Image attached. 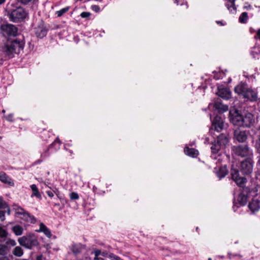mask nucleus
<instances>
[{"label": "nucleus", "instance_id": "1", "mask_svg": "<svg viewBox=\"0 0 260 260\" xmlns=\"http://www.w3.org/2000/svg\"><path fill=\"white\" fill-rule=\"evenodd\" d=\"M5 11L9 20L14 23L22 21L27 15V13L24 8L16 7L14 4H7Z\"/></svg>", "mask_w": 260, "mask_h": 260}, {"label": "nucleus", "instance_id": "2", "mask_svg": "<svg viewBox=\"0 0 260 260\" xmlns=\"http://www.w3.org/2000/svg\"><path fill=\"white\" fill-rule=\"evenodd\" d=\"M24 43L18 40L8 41L2 47V52L9 58H12L18 54L24 47Z\"/></svg>", "mask_w": 260, "mask_h": 260}, {"label": "nucleus", "instance_id": "3", "mask_svg": "<svg viewBox=\"0 0 260 260\" xmlns=\"http://www.w3.org/2000/svg\"><path fill=\"white\" fill-rule=\"evenodd\" d=\"M230 120L235 125L248 127L252 126L255 121L252 114L247 113L244 115H242L238 111L230 118Z\"/></svg>", "mask_w": 260, "mask_h": 260}, {"label": "nucleus", "instance_id": "4", "mask_svg": "<svg viewBox=\"0 0 260 260\" xmlns=\"http://www.w3.org/2000/svg\"><path fill=\"white\" fill-rule=\"evenodd\" d=\"M235 91L250 101H255L257 98V92L251 88L248 87L247 85L243 83L236 86L235 87Z\"/></svg>", "mask_w": 260, "mask_h": 260}, {"label": "nucleus", "instance_id": "5", "mask_svg": "<svg viewBox=\"0 0 260 260\" xmlns=\"http://www.w3.org/2000/svg\"><path fill=\"white\" fill-rule=\"evenodd\" d=\"M229 143V138L228 135L222 134L217 138L214 143L211 144V150L213 154H216L218 151L224 148Z\"/></svg>", "mask_w": 260, "mask_h": 260}, {"label": "nucleus", "instance_id": "6", "mask_svg": "<svg viewBox=\"0 0 260 260\" xmlns=\"http://www.w3.org/2000/svg\"><path fill=\"white\" fill-rule=\"evenodd\" d=\"M18 242L20 245L28 249H31L32 247L38 245V240L32 235L20 238L18 239Z\"/></svg>", "mask_w": 260, "mask_h": 260}, {"label": "nucleus", "instance_id": "7", "mask_svg": "<svg viewBox=\"0 0 260 260\" xmlns=\"http://www.w3.org/2000/svg\"><path fill=\"white\" fill-rule=\"evenodd\" d=\"M253 161L248 158L242 161L239 167V171L242 175H249L253 171Z\"/></svg>", "mask_w": 260, "mask_h": 260}, {"label": "nucleus", "instance_id": "8", "mask_svg": "<svg viewBox=\"0 0 260 260\" xmlns=\"http://www.w3.org/2000/svg\"><path fill=\"white\" fill-rule=\"evenodd\" d=\"M232 150L236 155L241 157L250 156L252 155L251 151L247 145L234 146Z\"/></svg>", "mask_w": 260, "mask_h": 260}, {"label": "nucleus", "instance_id": "9", "mask_svg": "<svg viewBox=\"0 0 260 260\" xmlns=\"http://www.w3.org/2000/svg\"><path fill=\"white\" fill-rule=\"evenodd\" d=\"M231 175L237 185L241 187H244L247 179L245 177L240 176L239 170L232 168L231 170Z\"/></svg>", "mask_w": 260, "mask_h": 260}, {"label": "nucleus", "instance_id": "10", "mask_svg": "<svg viewBox=\"0 0 260 260\" xmlns=\"http://www.w3.org/2000/svg\"><path fill=\"white\" fill-rule=\"evenodd\" d=\"M1 30L4 35L16 36L17 35L18 28L13 24H3L1 26Z\"/></svg>", "mask_w": 260, "mask_h": 260}, {"label": "nucleus", "instance_id": "11", "mask_svg": "<svg viewBox=\"0 0 260 260\" xmlns=\"http://www.w3.org/2000/svg\"><path fill=\"white\" fill-rule=\"evenodd\" d=\"M224 122L223 118L220 116H216L215 117L211 127V129L219 132H220L224 127Z\"/></svg>", "mask_w": 260, "mask_h": 260}, {"label": "nucleus", "instance_id": "12", "mask_svg": "<svg viewBox=\"0 0 260 260\" xmlns=\"http://www.w3.org/2000/svg\"><path fill=\"white\" fill-rule=\"evenodd\" d=\"M234 138L240 143L245 142L247 139L246 132L239 128H237L234 130Z\"/></svg>", "mask_w": 260, "mask_h": 260}, {"label": "nucleus", "instance_id": "13", "mask_svg": "<svg viewBox=\"0 0 260 260\" xmlns=\"http://www.w3.org/2000/svg\"><path fill=\"white\" fill-rule=\"evenodd\" d=\"M247 202V197L246 196L242 193L239 194L237 200L234 202V207L237 206L238 208L239 206H244Z\"/></svg>", "mask_w": 260, "mask_h": 260}, {"label": "nucleus", "instance_id": "14", "mask_svg": "<svg viewBox=\"0 0 260 260\" xmlns=\"http://www.w3.org/2000/svg\"><path fill=\"white\" fill-rule=\"evenodd\" d=\"M217 95L223 99H229L231 96V92L228 88L218 87Z\"/></svg>", "mask_w": 260, "mask_h": 260}, {"label": "nucleus", "instance_id": "15", "mask_svg": "<svg viewBox=\"0 0 260 260\" xmlns=\"http://www.w3.org/2000/svg\"><path fill=\"white\" fill-rule=\"evenodd\" d=\"M0 181L2 182L7 184L11 186H13L14 185L13 180L4 172H0Z\"/></svg>", "mask_w": 260, "mask_h": 260}, {"label": "nucleus", "instance_id": "16", "mask_svg": "<svg viewBox=\"0 0 260 260\" xmlns=\"http://www.w3.org/2000/svg\"><path fill=\"white\" fill-rule=\"evenodd\" d=\"M213 107L219 112H223L228 110V106L222 104L218 100L214 103Z\"/></svg>", "mask_w": 260, "mask_h": 260}, {"label": "nucleus", "instance_id": "17", "mask_svg": "<svg viewBox=\"0 0 260 260\" xmlns=\"http://www.w3.org/2000/svg\"><path fill=\"white\" fill-rule=\"evenodd\" d=\"M19 217L21 219H22L27 222L34 223L36 222V219H35V217L33 216L30 215L27 212H25L21 216H19Z\"/></svg>", "mask_w": 260, "mask_h": 260}, {"label": "nucleus", "instance_id": "18", "mask_svg": "<svg viewBox=\"0 0 260 260\" xmlns=\"http://www.w3.org/2000/svg\"><path fill=\"white\" fill-rule=\"evenodd\" d=\"M259 207V201L257 200H252L248 205V207L252 213L257 211Z\"/></svg>", "mask_w": 260, "mask_h": 260}, {"label": "nucleus", "instance_id": "19", "mask_svg": "<svg viewBox=\"0 0 260 260\" xmlns=\"http://www.w3.org/2000/svg\"><path fill=\"white\" fill-rule=\"evenodd\" d=\"M38 231L43 232L48 238H50L52 236L50 230L43 223H40V229Z\"/></svg>", "mask_w": 260, "mask_h": 260}, {"label": "nucleus", "instance_id": "20", "mask_svg": "<svg viewBox=\"0 0 260 260\" xmlns=\"http://www.w3.org/2000/svg\"><path fill=\"white\" fill-rule=\"evenodd\" d=\"M83 249L84 246L80 244H74L71 248L72 252L75 255L80 253Z\"/></svg>", "mask_w": 260, "mask_h": 260}, {"label": "nucleus", "instance_id": "21", "mask_svg": "<svg viewBox=\"0 0 260 260\" xmlns=\"http://www.w3.org/2000/svg\"><path fill=\"white\" fill-rule=\"evenodd\" d=\"M184 152L186 154L192 157H196L199 154L198 150L193 148H189L188 147L184 148Z\"/></svg>", "mask_w": 260, "mask_h": 260}, {"label": "nucleus", "instance_id": "22", "mask_svg": "<svg viewBox=\"0 0 260 260\" xmlns=\"http://www.w3.org/2000/svg\"><path fill=\"white\" fill-rule=\"evenodd\" d=\"M228 173V171L226 166L221 167L219 170L217 171L216 174L219 178H223L225 177Z\"/></svg>", "mask_w": 260, "mask_h": 260}, {"label": "nucleus", "instance_id": "23", "mask_svg": "<svg viewBox=\"0 0 260 260\" xmlns=\"http://www.w3.org/2000/svg\"><path fill=\"white\" fill-rule=\"evenodd\" d=\"M47 30L45 27H39L37 28L36 34L40 38H43L47 34Z\"/></svg>", "mask_w": 260, "mask_h": 260}, {"label": "nucleus", "instance_id": "24", "mask_svg": "<svg viewBox=\"0 0 260 260\" xmlns=\"http://www.w3.org/2000/svg\"><path fill=\"white\" fill-rule=\"evenodd\" d=\"M10 251V248L6 245L0 244V256H5Z\"/></svg>", "mask_w": 260, "mask_h": 260}, {"label": "nucleus", "instance_id": "25", "mask_svg": "<svg viewBox=\"0 0 260 260\" xmlns=\"http://www.w3.org/2000/svg\"><path fill=\"white\" fill-rule=\"evenodd\" d=\"M30 188L32 191V194L31 195V197L35 196L39 199H41V195L40 193L37 186L35 184H32L30 186Z\"/></svg>", "mask_w": 260, "mask_h": 260}, {"label": "nucleus", "instance_id": "26", "mask_svg": "<svg viewBox=\"0 0 260 260\" xmlns=\"http://www.w3.org/2000/svg\"><path fill=\"white\" fill-rule=\"evenodd\" d=\"M13 254L18 257H20L23 254V251L21 247L16 246L14 248L12 251Z\"/></svg>", "mask_w": 260, "mask_h": 260}, {"label": "nucleus", "instance_id": "27", "mask_svg": "<svg viewBox=\"0 0 260 260\" xmlns=\"http://www.w3.org/2000/svg\"><path fill=\"white\" fill-rule=\"evenodd\" d=\"M12 230L16 236H20L22 234L23 229L21 226L17 225L13 227Z\"/></svg>", "mask_w": 260, "mask_h": 260}, {"label": "nucleus", "instance_id": "28", "mask_svg": "<svg viewBox=\"0 0 260 260\" xmlns=\"http://www.w3.org/2000/svg\"><path fill=\"white\" fill-rule=\"evenodd\" d=\"M248 16L247 12H243L239 18V21L242 23H246L248 20Z\"/></svg>", "mask_w": 260, "mask_h": 260}, {"label": "nucleus", "instance_id": "29", "mask_svg": "<svg viewBox=\"0 0 260 260\" xmlns=\"http://www.w3.org/2000/svg\"><path fill=\"white\" fill-rule=\"evenodd\" d=\"M8 232L2 226H0V238H5L7 237Z\"/></svg>", "mask_w": 260, "mask_h": 260}, {"label": "nucleus", "instance_id": "30", "mask_svg": "<svg viewBox=\"0 0 260 260\" xmlns=\"http://www.w3.org/2000/svg\"><path fill=\"white\" fill-rule=\"evenodd\" d=\"M8 207V205L5 201H4L2 197H0V209H5Z\"/></svg>", "mask_w": 260, "mask_h": 260}, {"label": "nucleus", "instance_id": "31", "mask_svg": "<svg viewBox=\"0 0 260 260\" xmlns=\"http://www.w3.org/2000/svg\"><path fill=\"white\" fill-rule=\"evenodd\" d=\"M68 10H69V8L68 7H66V8H63V9H61L59 11H57L56 12V14L57 15V16L58 17L61 16L64 13L67 12Z\"/></svg>", "mask_w": 260, "mask_h": 260}, {"label": "nucleus", "instance_id": "32", "mask_svg": "<svg viewBox=\"0 0 260 260\" xmlns=\"http://www.w3.org/2000/svg\"><path fill=\"white\" fill-rule=\"evenodd\" d=\"M36 0H19V2L23 5H27L29 3H33Z\"/></svg>", "mask_w": 260, "mask_h": 260}, {"label": "nucleus", "instance_id": "33", "mask_svg": "<svg viewBox=\"0 0 260 260\" xmlns=\"http://www.w3.org/2000/svg\"><path fill=\"white\" fill-rule=\"evenodd\" d=\"M26 211H24V210L23 209H22V208H18L16 211V213L19 215L20 216H21L23 214H24Z\"/></svg>", "mask_w": 260, "mask_h": 260}, {"label": "nucleus", "instance_id": "34", "mask_svg": "<svg viewBox=\"0 0 260 260\" xmlns=\"http://www.w3.org/2000/svg\"><path fill=\"white\" fill-rule=\"evenodd\" d=\"M70 198L72 200H77L79 199V196L76 192H73L70 194Z\"/></svg>", "mask_w": 260, "mask_h": 260}, {"label": "nucleus", "instance_id": "35", "mask_svg": "<svg viewBox=\"0 0 260 260\" xmlns=\"http://www.w3.org/2000/svg\"><path fill=\"white\" fill-rule=\"evenodd\" d=\"M90 15H91L90 13L87 12H83L81 13V14L80 15V16L82 18H89Z\"/></svg>", "mask_w": 260, "mask_h": 260}, {"label": "nucleus", "instance_id": "36", "mask_svg": "<svg viewBox=\"0 0 260 260\" xmlns=\"http://www.w3.org/2000/svg\"><path fill=\"white\" fill-rule=\"evenodd\" d=\"M5 118L8 121H13V115L12 114H9L8 115L5 116Z\"/></svg>", "mask_w": 260, "mask_h": 260}, {"label": "nucleus", "instance_id": "37", "mask_svg": "<svg viewBox=\"0 0 260 260\" xmlns=\"http://www.w3.org/2000/svg\"><path fill=\"white\" fill-rule=\"evenodd\" d=\"M110 257L112 260H123L121 259L119 257L114 254H111Z\"/></svg>", "mask_w": 260, "mask_h": 260}, {"label": "nucleus", "instance_id": "38", "mask_svg": "<svg viewBox=\"0 0 260 260\" xmlns=\"http://www.w3.org/2000/svg\"><path fill=\"white\" fill-rule=\"evenodd\" d=\"M8 244L11 245L12 246H14L16 245V242L14 240H9L7 242Z\"/></svg>", "mask_w": 260, "mask_h": 260}, {"label": "nucleus", "instance_id": "39", "mask_svg": "<svg viewBox=\"0 0 260 260\" xmlns=\"http://www.w3.org/2000/svg\"><path fill=\"white\" fill-rule=\"evenodd\" d=\"M5 212L3 211H0V219L2 220V221H3L5 220Z\"/></svg>", "mask_w": 260, "mask_h": 260}, {"label": "nucleus", "instance_id": "40", "mask_svg": "<svg viewBox=\"0 0 260 260\" xmlns=\"http://www.w3.org/2000/svg\"><path fill=\"white\" fill-rule=\"evenodd\" d=\"M92 9L96 12L100 11V7L98 5H93L92 6Z\"/></svg>", "mask_w": 260, "mask_h": 260}, {"label": "nucleus", "instance_id": "41", "mask_svg": "<svg viewBox=\"0 0 260 260\" xmlns=\"http://www.w3.org/2000/svg\"><path fill=\"white\" fill-rule=\"evenodd\" d=\"M46 193L47 195L51 198H52L54 196L53 193L51 191H47Z\"/></svg>", "mask_w": 260, "mask_h": 260}, {"label": "nucleus", "instance_id": "42", "mask_svg": "<svg viewBox=\"0 0 260 260\" xmlns=\"http://www.w3.org/2000/svg\"><path fill=\"white\" fill-rule=\"evenodd\" d=\"M255 37L260 40V28L257 30L256 36Z\"/></svg>", "mask_w": 260, "mask_h": 260}, {"label": "nucleus", "instance_id": "43", "mask_svg": "<svg viewBox=\"0 0 260 260\" xmlns=\"http://www.w3.org/2000/svg\"><path fill=\"white\" fill-rule=\"evenodd\" d=\"M0 260H9V259L7 256H0Z\"/></svg>", "mask_w": 260, "mask_h": 260}, {"label": "nucleus", "instance_id": "44", "mask_svg": "<svg viewBox=\"0 0 260 260\" xmlns=\"http://www.w3.org/2000/svg\"><path fill=\"white\" fill-rule=\"evenodd\" d=\"M228 1L231 4V6H235V0H228Z\"/></svg>", "mask_w": 260, "mask_h": 260}, {"label": "nucleus", "instance_id": "45", "mask_svg": "<svg viewBox=\"0 0 260 260\" xmlns=\"http://www.w3.org/2000/svg\"><path fill=\"white\" fill-rule=\"evenodd\" d=\"M101 251L100 250H96L95 251V257H98V256L100 254Z\"/></svg>", "mask_w": 260, "mask_h": 260}, {"label": "nucleus", "instance_id": "46", "mask_svg": "<svg viewBox=\"0 0 260 260\" xmlns=\"http://www.w3.org/2000/svg\"><path fill=\"white\" fill-rule=\"evenodd\" d=\"M226 6L227 7V8L229 9V10H230V8H233V9H235V7L234 6H231V4H226Z\"/></svg>", "mask_w": 260, "mask_h": 260}, {"label": "nucleus", "instance_id": "47", "mask_svg": "<svg viewBox=\"0 0 260 260\" xmlns=\"http://www.w3.org/2000/svg\"><path fill=\"white\" fill-rule=\"evenodd\" d=\"M36 260H43V256L42 255L38 256Z\"/></svg>", "mask_w": 260, "mask_h": 260}, {"label": "nucleus", "instance_id": "48", "mask_svg": "<svg viewBox=\"0 0 260 260\" xmlns=\"http://www.w3.org/2000/svg\"><path fill=\"white\" fill-rule=\"evenodd\" d=\"M6 209H7V214L8 215H10V212H11L10 208L8 207Z\"/></svg>", "mask_w": 260, "mask_h": 260}, {"label": "nucleus", "instance_id": "49", "mask_svg": "<svg viewBox=\"0 0 260 260\" xmlns=\"http://www.w3.org/2000/svg\"><path fill=\"white\" fill-rule=\"evenodd\" d=\"M94 260H104L102 257H95Z\"/></svg>", "mask_w": 260, "mask_h": 260}, {"label": "nucleus", "instance_id": "50", "mask_svg": "<svg viewBox=\"0 0 260 260\" xmlns=\"http://www.w3.org/2000/svg\"><path fill=\"white\" fill-rule=\"evenodd\" d=\"M6 0H0V5L4 4Z\"/></svg>", "mask_w": 260, "mask_h": 260}, {"label": "nucleus", "instance_id": "51", "mask_svg": "<svg viewBox=\"0 0 260 260\" xmlns=\"http://www.w3.org/2000/svg\"><path fill=\"white\" fill-rule=\"evenodd\" d=\"M216 22H217V23H218V24H220V25H223V24H222V22H221V21H216Z\"/></svg>", "mask_w": 260, "mask_h": 260}, {"label": "nucleus", "instance_id": "52", "mask_svg": "<svg viewBox=\"0 0 260 260\" xmlns=\"http://www.w3.org/2000/svg\"><path fill=\"white\" fill-rule=\"evenodd\" d=\"M53 191L55 193H57V189L56 188H54V189H53Z\"/></svg>", "mask_w": 260, "mask_h": 260}, {"label": "nucleus", "instance_id": "53", "mask_svg": "<svg viewBox=\"0 0 260 260\" xmlns=\"http://www.w3.org/2000/svg\"><path fill=\"white\" fill-rule=\"evenodd\" d=\"M49 148H48L44 152V153H47L48 152V151H49Z\"/></svg>", "mask_w": 260, "mask_h": 260}, {"label": "nucleus", "instance_id": "54", "mask_svg": "<svg viewBox=\"0 0 260 260\" xmlns=\"http://www.w3.org/2000/svg\"><path fill=\"white\" fill-rule=\"evenodd\" d=\"M3 62V59L2 58L0 57V64H2Z\"/></svg>", "mask_w": 260, "mask_h": 260}, {"label": "nucleus", "instance_id": "55", "mask_svg": "<svg viewBox=\"0 0 260 260\" xmlns=\"http://www.w3.org/2000/svg\"><path fill=\"white\" fill-rule=\"evenodd\" d=\"M236 112H235L234 113H235ZM230 114H231V117L233 115H234L235 113H234L233 114H231V112H230Z\"/></svg>", "mask_w": 260, "mask_h": 260}, {"label": "nucleus", "instance_id": "56", "mask_svg": "<svg viewBox=\"0 0 260 260\" xmlns=\"http://www.w3.org/2000/svg\"><path fill=\"white\" fill-rule=\"evenodd\" d=\"M208 141V139L207 138L206 140V142H207Z\"/></svg>", "mask_w": 260, "mask_h": 260}, {"label": "nucleus", "instance_id": "57", "mask_svg": "<svg viewBox=\"0 0 260 260\" xmlns=\"http://www.w3.org/2000/svg\"><path fill=\"white\" fill-rule=\"evenodd\" d=\"M208 260H211V258L209 257Z\"/></svg>", "mask_w": 260, "mask_h": 260}, {"label": "nucleus", "instance_id": "58", "mask_svg": "<svg viewBox=\"0 0 260 260\" xmlns=\"http://www.w3.org/2000/svg\"><path fill=\"white\" fill-rule=\"evenodd\" d=\"M3 113H5V110H3Z\"/></svg>", "mask_w": 260, "mask_h": 260}, {"label": "nucleus", "instance_id": "59", "mask_svg": "<svg viewBox=\"0 0 260 260\" xmlns=\"http://www.w3.org/2000/svg\"><path fill=\"white\" fill-rule=\"evenodd\" d=\"M86 260H87V259H86Z\"/></svg>", "mask_w": 260, "mask_h": 260}]
</instances>
